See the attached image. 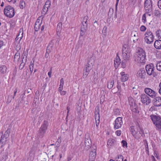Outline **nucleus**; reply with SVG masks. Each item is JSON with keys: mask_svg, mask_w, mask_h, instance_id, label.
<instances>
[{"mask_svg": "<svg viewBox=\"0 0 161 161\" xmlns=\"http://www.w3.org/2000/svg\"><path fill=\"white\" fill-rule=\"evenodd\" d=\"M122 56L124 61L126 62L128 61L130 59V57L131 56L130 52L128 50V48L126 49V47L124 46L122 49Z\"/></svg>", "mask_w": 161, "mask_h": 161, "instance_id": "obj_8", "label": "nucleus"}, {"mask_svg": "<svg viewBox=\"0 0 161 161\" xmlns=\"http://www.w3.org/2000/svg\"><path fill=\"white\" fill-rule=\"evenodd\" d=\"M144 42L148 44H150L153 42L154 36L153 33L150 30H147L144 34Z\"/></svg>", "mask_w": 161, "mask_h": 161, "instance_id": "obj_2", "label": "nucleus"}, {"mask_svg": "<svg viewBox=\"0 0 161 161\" xmlns=\"http://www.w3.org/2000/svg\"><path fill=\"white\" fill-rule=\"evenodd\" d=\"M150 117L157 129H161V117L158 115H152L150 116Z\"/></svg>", "mask_w": 161, "mask_h": 161, "instance_id": "obj_4", "label": "nucleus"}, {"mask_svg": "<svg viewBox=\"0 0 161 161\" xmlns=\"http://www.w3.org/2000/svg\"><path fill=\"white\" fill-rule=\"evenodd\" d=\"M145 52L142 49L137 53V54L135 56V60L138 63H144L145 62Z\"/></svg>", "mask_w": 161, "mask_h": 161, "instance_id": "obj_3", "label": "nucleus"}, {"mask_svg": "<svg viewBox=\"0 0 161 161\" xmlns=\"http://www.w3.org/2000/svg\"><path fill=\"white\" fill-rule=\"evenodd\" d=\"M7 68L5 65H3L0 67V70L1 72L4 74L7 71Z\"/></svg>", "mask_w": 161, "mask_h": 161, "instance_id": "obj_32", "label": "nucleus"}, {"mask_svg": "<svg viewBox=\"0 0 161 161\" xmlns=\"http://www.w3.org/2000/svg\"><path fill=\"white\" fill-rule=\"evenodd\" d=\"M128 1L129 5H131L133 6L136 3V1L134 0H128Z\"/></svg>", "mask_w": 161, "mask_h": 161, "instance_id": "obj_46", "label": "nucleus"}, {"mask_svg": "<svg viewBox=\"0 0 161 161\" xmlns=\"http://www.w3.org/2000/svg\"><path fill=\"white\" fill-rule=\"evenodd\" d=\"M4 45V42L3 41L0 40V49Z\"/></svg>", "mask_w": 161, "mask_h": 161, "instance_id": "obj_62", "label": "nucleus"}, {"mask_svg": "<svg viewBox=\"0 0 161 161\" xmlns=\"http://www.w3.org/2000/svg\"><path fill=\"white\" fill-rule=\"evenodd\" d=\"M143 132V131L141 129V131L135 132L133 136L136 139H138L142 136Z\"/></svg>", "mask_w": 161, "mask_h": 161, "instance_id": "obj_18", "label": "nucleus"}, {"mask_svg": "<svg viewBox=\"0 0 161 161\" xmlns=\"http://www.w3.org/2000/svg\"><path fill=\"white\" fill-rule=\"evenodd\" d=\"M51 2L49 0H47L44 6H46L47 5H48V7H50L51 5Z\"/></svg>", "mask_w": 161, "mask_h": 161, "instance_id": "obj_57", "label": "nucleus"}, {"mask_svg": "<svg viewBox=\"0 0 161 161\" xmlns=\"http://www.w3.org/2000/svg\"><path fill=\"white\" fill-rule=\"evenodd\" d=\"M141 102L146 105H148L151 103V99L149 97L145 94H142L140 95Z\"/></svg>", "mask_w": 161, "mask_h": 161, "instance_id": "obj_9", "label": "nucleus"}, {"mask_svg": "<svg viewBox=\"0 0 161 161\" xmlns=\"http://www.w3.org/2000/svg\"><path fill=\"white\" fill-rule=\"evenodd\" d=\"M156 67L157 70L161 71V61L158 62Z\"/></svg>", "mask_w": 161, "mask_h": 161, "instance_id": "obj_39", "label": "nucleus"}, {"mask_svg": "<svg viewBox=\"0 0 161 161\" xmlns=\"http://www.w3.org/2000/svg\"><path fill=\"white\" fill-rule=\"evenodd\" d=\"M152 1V0H145L144 3V7L145 10L146 11H149L151 12L153 11Z\"/></svg>", "mask_w": 161, "mask_h": 161, "instance_id": "obj_11", "label": "nucleus"}, {"mask_svg": "<svg viewBox=\"0 0 161 161\" xmlns=\"http://www.w3.org/2000/svg\"><path fill=\"white\" fill-rule=\"evenodd\" d=\"M38 22H36L35 24L34 29L36 31H38L40 28L41 24H38Z\"/></svg>", "mask_w": 161, "mask_h": 161, "instance_id": "obj_30", "label": "nucleus"}, {"mask_svg": "<svg viewBox=\"0 0 161 161\" xmlns=\"http://www.w3.org/2000/svg\"><path fill=\"white\" fill-rule=\"evenodd\" d=\"M147 29L146 27L144 25H142L140 28V30L142 32L145 31Z\"/></svg>", "mask_w": 161, "mask_h": 161, "instance_id": "obj_49", "label": "nucleus"}, {"mask_svg": "<svg viewBox=\"0 0 161 161\" xmlns=\"http://www.w3.org/2000/svg\"><path fill=\"white\" fill-rule=\"evenodd\" d=\"M87 26V24H84V23H82V24L80 30L81 31H86Z\"/></svg>", "mask_w": 161, "mask_h": 161, "instance_id": "obj_27", "label": "nucleus"}, {"mask_svg": "<svg viewBox=\"0 0 161 161\" xmlns=\"http://www.w3.org/2000/svg\"><path fill=\"white\" fill-rule=\"evenodd\" d=\"M145 145V148L146 150V153L148 155H149V152L148 150V147L147 142L146 140H144V141Z\"/></svg>", "mask_w": 161, "mask_h": 161, "instance_id": "obj_33", "label": "nucleus"}, {"mask_svg": "<svg viewBox=\"0 0 161 161\" xmlns=\"http://www.w3.org/2000/svg\"><path fill=\"white\" fill-rule=\"evenodd\" d=\"M145 14H147L149 16H150L153 14V11H152L151 12H150L148 11H146V12Z\"/></svg>", "mask_w": 161, "mask_h": 161, "instance_id": "obj_61", "label": "nucleus"}, {"mask_svg": "<svg viewBox=\"0 0 161 161\" xmlns=\"http://www.w3.org/2000/svg\"><path fill=\"white\" fill-rule=\"evenodd\" d=\"M98 73L94 72L93 76L92 82L96 84L98 80Z\"/></svg>", "mask_w": 161, "mask_h": 161, "instance_id": "obj_24", "label": "nucleus"}, {"mask_svg": "<svg viewBox=\"0 0 161 161\" xmlns=\"http://www.w3.org/2000/svg\"><path fill=\"white\" fill-rule=\"evenodd\" d=\"M153 105L156 107L161 106V97H155L153 100Z\"/></svg>", "mask_w": 161, "mask_h": 161, "instance_id": "obj_16", "label": "nucleus"}, {"mask_svg": "<svg viewBox=\"0 0 161 161\" xmlns=\"http://www.w3.org/2000/svg\"><path fill=\"white\" fill-rule=\"evenodd\" d=\"M121 131L120 130H117L115 132V134L118 136L121 135Z\"/></svg>", "mask_w": 161, "mask_h": 161, "instance_id": "obj_60", "label": "nucleus"}, {"mask_svg": "<svg viewBox=\"0 0 161 161\" xmlns=\"http://www.w3.org/2000/svg\"><path fill=\"white\" fill-rule=\"evenodd\" d=\"M10 132V129L8 128L7 130L5 131L4 134L2 136L6 138H7L9 136V134Z\"/></svg>", "mask_w": 161, "mask_h": 161, "instance_id": "obj_26", "label": "nucleus"}, {"mask_svg": "<svg viewBox=\"0 0 161 161\" xmlns=\"http://www.w3.org/2000/svg\"><path fill=\"white\" fill-rule=\"evenodd\" d=\"M154 69V67L152 64L147 65L146 66V69L147 74L149 75L153 74V76L155 77V74H154L153 72Z\"/></svg>", "mask_w": 161, "mask_h": 161, "instance_id": "obj_13", "label": "nucleus"}, {"mask_svg": "<svg viewBox=\"0 0 161 161\" xmlns=\"http://www.w3.org/2000/svg\"><path fill=\"white\" fill-rule=\"evenodd\" d=\"M7 138H4V137H3L2 136L0 141H1V142H3V143H5V144L6 143L7 141Z\"/></svg>", "mask_w": 161, "mask_h": 161, "instance_id": "obj_47", "label": "nucleus"}, {"mask_svg": "<svg viewBox=\"0 0 161 161\" xmlns=\"http://www.w3.org/2000/svg\"><path fill=\"white\" fill-rule=\"evenodd\" d=\"M119 83H118V85L117 86V87L118 89V91L119 92V93H120L121 92V86L120 85H119Z\"/></svg>", "mask_w": 161, "mask_h": 161, "instance_id": "obj_58", "label": "nucleus"}, {"mask_svg": "<svg viewBox=\"0 0 161 161\" xmlns=\"http://www.w3.org/2000/svg\"><path fill=\"white\" fill-rule=\"evenodd\" d=\"M61 136H59L58 138L55 143V145L56 147H59L60 146V143L61 142Z\"/></svg>", "mask_w": 161, "mask_h": 161, "instance_id": "obj_37", "label": "nucleus"}, {"mask_svg": "<svg viewBox=\"0 0 161 161\" xmlns=\"http://www.w3.org/2000/svg\"><path fill=\"white\" fill-rule=\"evenodd\" d=\"M122 119V118L121 117H118L115 120V124L114 125V128L115 129L121 127L123 124Z\"/></svg>", "mask_w": 161, "mask_h": 161, "instance_id": "obj_14", "label": "nucleus"}, {"mask_svg": "<svg viewBox=\"0 0 161 161\" xmlns=\"http://www.w3.org/2000/svg\"><path fill=\"white\" fill-rule=\"evenodd\" d=\"M85 143L84 149L87 151L91 147L92 145V142L88 133H86L85 134Z\"/></svg>", "mask_w": 161, "mask_h": 161, "instance_id": "obj_6", "label": "nucleus"}, {"mask_svg": "<svg viewBox=\"0 0 161 161\" xmlns=\"http://www.w3.org/2000/svg\"><path fill=\"white\" fill-rule=\"evenodd\" d=\"M53 43L52 41H51L49 44L48 46L47 47V49L50 51L51 52L53 47Z\"/></svg>", "mask_w": 161, "mask_h": 161, "instance_id": "obj_36", "label": "nucleus"}, {"mask_svg": "<svg viewBox=\"0 0 161 161\" xmlns=\"http://www.w3.org/2000/svg\"><path fill=\"white\" fill-rule=\"evenodd\" d=\"M62 24L61 23H59L57 26L56 32L57 35L58 36L60 35V33L62 30Z\"/></svg>", "mask_w": 161, "mask_h": 161, "instance_id": "obj_22", "label": "nucleus"}, {"mask_svg": "<svg viewBox=\"0 0 161 161\" xmlns=\"http://www.w3.org/2000/svg\"><path fill=\"white\" fill-rule=\"evenodd\" d=\"M11 28H14L15 25L16 23L15 20L14 19L11 20L9 22Z\"/></svg>", "mask_w": 161, "mask_h": 161, "instance_id": "obj_34", "label": "nucleus"}, {"mask_svg": "<svg viewBox=\"0 0 161 161\" xmlns=\"http://www.w3.org/2000/svg\"><path fill=\"white\" fill-rule=\"evenodd\" d=\"M121 143L122 144V146L123 147H127V142L125 140H123L121 142Z\"/></svg>", "mask_w": 161, "mask_h": 161, "instance_id": "obj_50", "label": "nucleus"}, {"mask_svg": "<svg viewBox=\"0 0 161 161\" xmlns=\"http://www.w3.org/2000/svg\"><path fill=\"white\" fill-rule=\"evenodd\" d=\"M99 114V107L97 106L95 108V114Z\"/></svg>", "mask_w": 161, "mask_h": 161, "instance_id": "obj_44", "label": "nucleus"}, {"mask_svg": "<svg viewBox=\"0 0 161 161\" xmlns=\"http://www.w3.org/2000/svg\"><path fill=\"white\" fill-rule=\"evenodd\" d=\"M89 72L87 70H85L84 69V73L83 75V77L84 79H85L86 78L89 74Z\"/></svg>", "mask_w": 161, "mask_h": 161, "instance_id": "obj_42", "label": "nucleus"}, {"mask_svg": "<svg viewBox=\"0 0 161 161\" xmlns=\"http://www.w3.org/2000/svg\"><path fill=\"white\" fill-rule=\"evenodd\" d=\"M25 6V3L23 0H21L19 2V7L21 9H23Z\"/></svg>", "mask_w": 161, "mask_h": 161, "instance_id": "obj_35", "label": "nucleus"}, {"mask_svg": "<svg viewBox=\"0 0 161 161\" xmlns=\"http://www.w3.org/2000/svg\"><path fill=\"white\" fill-rule=\"evenodd\" d=\"M20 58V53L17 52L15 54L14 56V61H19Z\"/></svg>", "mask_w": 161, "mask_h": 161, "instance_id": "obj_29", "label": "nucleus"}, {"mask_svg": "<svg viewBox=\"0 0 161 161\" xmlns=\"http://www.w3.org/2000/svg\"><path fill=\"white\" fill-rule=\"evenodd\" d=\"M130 131L131 132V134L132 135L134 133L135 130L134 129V126H131L130 127Z\"/></svg>", "mask_w": 161, "mask_h": 161, "instance_id": "obj_54", "label": "nucleus"}, {"mask_svg": "<svg viewBox=\"0 0 161 161\" xmlns=\"http://www.w3.org/2000/svg\"><path fill=\"white\" fill-rule=\"evenodd\" d=\"M29 68L31 73L32 72L33 70V63L32 62V61H31L30 63L29 66Z\"/></svg>", "mask_w": 161, "mask_h": 161, "instance_id": "obj_45", "label": "nucleus"}, {"mask_svg": "<svg viewBox=\"0 0 161 161\" xmlns=\"http://www.w3.org/2000/svg\"><path fill=\"white\" fill-rule=\"evenodd\" d=\"M156 36L158 38H161V30H159L156 32Z\"/></svg>", "mask_w": 161, "mask_h": 161, "instance_id": "obj_40", "label": "nucleus"}, {"mask_svg": "<svg viewBox=\"0 0 161 161\" xmlns=\"http://www.w3.org/2000/svg\"><path fill=\"white\" fill-rule=\"evenodd\" d=\"M124 157L122 155L120 156H117L115 160L116 161H123Z\"/></svg>", "mask_w": 161, "mask_h": 161, "instance_id": "obj_38", "label": "nucleus"}, {"mask_svg": "<svg viewBox=\"0 0 161 161\" xmlns=\"http://www.w3.org/2000/svg\"><path fill=\"white\" fill-rule=\"evenodd\" d=\"M158 5L159 8L161 9V0L158 1Z\"/></svg>", "mask_w": 161, "mask_h": 161, "instance_id": "obj_63", "label": "nucleus"}, {"mask_svg": "<svg viewBox=\"0 0 161 161\" xmlns=\"http://www.w3.org/2000/svg\"><path fill=\"white\" fill-rule=\"evenodd\" d=\"M114 63L115 67L117 68L121 63V59L119 57L118 58H115L114 60Z\"/></svg>", "mask_w": 161, "mask_h": 161, "instance_id": "obj_23", "label": "nucleus"}, {"mask_svg": "<svg viewBox=\"0 0 161 161\" xmlns=\"http://www.w3.org/2000/svg\"><path fill=\"white\" fill-rule=\"evenodd\" d=\"M92 147L94 148V151H92L90 152L89 156L90 159H91L92 161L95 159L96 156L95 149H96V147L95 145H93Z\"/></svg>", "mask_w": 161, "mask_h": 161, "instance_id": "obj_17", "label": "nucleus"}, {"mask_svg": "<svg viewBox=\"0 0 161 161\" xmlns=\"http://www.w3.org/2000/svg\"><path fill=\"white\" fill-rule=\"evenodd\" d=\"M113 13H114L113 9L110 8L109 9V12H108V15H110V16H112Z\"/></svg>", "mask_w": 161, "mask_h": 161, "instance_id": "obj_51", "label": "nucleus"}, {"mask_svg": "<svg viewBox=\"0 0 161 161\" xmlns=\"http://www.w3.org/2000/svg\"><path fill=\"white\" fill-rule=\"evenodd\" d=\"M52 68H51L50 69V71L48 73V75L50 78L51 76V75L52 73Z\"/></svg>", "mask_w": 161, "mask_h": 161, "instance_id": "obj_64", "label": "nucleus"}, {"mask_svg": "<svg viewBox=\"0 0 161 161\" xmlns=\"http://www.w3.org/2000/svg\"><path fill=\"white\" fill-rule=\"evenodd\" d=\"M95 120H100V114H95Z\"/></svg>", "mask_w": 161, "mask_h": 161, "instance_id": "obj_59", "label": "nucleus"}, {"mask_svg": "<svg viewBox=\"0 0 161 161\" xmlns=\"http://www.w3.org/2000/svg\"><path fill=\"white\" fill-rule=\"evenodd\" d=\"M93 25L95 28L97 27L98 26V24L97 23V22L96 20H95L93 23Z\"/></svg>", "mask_w": 161, "mask_h": 161, "instance_id": "obj_56", "label": "nucleus"}, {"mask_svg": "<svg viewBox=\"0 0 161 161\" xmlns=\"http://www.w3.org/2000/svg\"><path fill=\"white\" fill-rule=\"evenodd\" d=\"M125 61H124V60L122 61L121 62V67L123 68H125L126 67V63Z\"/></svg>", "mask_w": 161, "mask_h": 161, "instance_id": "obj_53", "label": "nucleus"}, {"mask_svg": "<svg viewBox=\"0 0 161 161\" xmlns=\"http://www.w3.org/2000/svg\"><path fill=\"white\" fill-rule=\"evenodd\" d=\"M155 107H156V106H155L154 105L153 106H152L150 108V109H149V111L150 112H153V111H155L156 109Z\"/></svg>", "mask_w": 161, "mask_h": 161, "instance_id": "obj_55", "label": "nucleus"}, {"mask_svg": "<svg viewBox=\"0 0 161 161\" xmlns=\"http://www.w3.org/2000/svg\"><path fill=\"white\" fill-rule=\"evenodd\" d=\"M88 19V17L87 16H85L83 19L82 22L84 23V24H87V19Z\"/></svg>", "mask_w": 161, "mask_h": 161, "instance_id": "obj_52", "label": "nucleus"}, {"mask_svg": "<svg viewBox=\"0 0 161 161\" xmlns=\"http://www.w3.org/2000/svg\"><path fill=\"white\" fill-rule=\"evenodd\" d=\"M26 53H25L24 56H25V60L24 59V57L23 58L22 60V62L20 64L19 67V68L20 69H23L24 67L25 63L27 61V53L26 54Z\"/></svg>", "mask_w": 161, "mask_h": 161, "instance_id": "obj_19", "label": "nucleus"}, {"mask_svg": "<svg viewBox=\"0 0 161 161\" xmlns=\"http://www.w3.org/2000/svg\"><path fill=\"white\" fill-rule=\"evenodd\" d=\"M114 84V80H110L108 83V88L109 89H111L113 86Z\"/></svg>", "mask_w": 161, "mask_h": 161, "instance_id": "obj_25", "label": "nucleus"}, {"mask_svg": "<svg viewBox=\"0 0 161 161\" xmlns=\"http://www.w3.org/2000/svg\"><path fill=\"white\" fill-rule=\"evenodd\" d=\"M128 101L129 104L131 108V110L132 112L138 114L139 111L138 109L137 105L134 102L133 98L132 97H129L128 98Z\"/></svg>", "mask_w": 161, "mask_h": 161, "instance_id": "obj_7", "label": "nucleus"}, {"mask_svg": "<svg viewBox=\"0 0 161 161\" xmlns=\"http://www.w3.org/2000/svg\"><path fill=\"white\" fill-rule=\"evenodd\" d=\"M146 73L144 69L142 68L139 69L137 73V76L138 78L144 79L145 78Z\"/></svg>", "mask_w": 161, "mask_h": 161, "instance_id": "obj_15", "label": "nucleus"}, {"mask_svg": "<svg viewBox=\"0 0 161 161\" xmlns=\"http://www.w3.org/2000/svg\"><path fill=\"white\" fill-rule=\"evenodd\" d=\"M48 8L46 6L44 5L42 11V13L45 14L47 11Z\"/></svg>", "mask_w": 161, "mask_h": 161, "instance_id": "obj_41", "label": "nucleus"}, {"mask_svg": "<svg viewBox=\"0 0 161 161\" xmlns=\"http://www.w3.org/2000/svg\"><path fill=\"white\" fill-rule=\"evenodd\" d=\"M114 140L112 139H109L107 141V146L108 147L114 145Z\"/></svg>", "mask_w": 161, "mask_h": 161, "instance_id": "obj_28", "label": "nucleus"}, {"mask_svg": "<svg viewBox=\"0 0 161 161\" xmlns=\"http://www.w3.org/2000/svg\"><path fill=\"white\" fill-rule=\"evenodd\" d=\"M142 21L144 24H145L147 22L146 14H144L142 15Z\"/></svg>", "mask_w": 161, "mask_h": 161, "instance_id": "obj_43", "label": "nucleus"}, {"mask_svg": "<svg viewBox=\"0 0 161 161\" xmlns=\"http://www.w3.org/2000/svg\"><path fill=\"white\" fill-rule=\"evenodd\" d=\"M121 75V79L122 81L125 82L127 81L129 78V75L126 74L125 72H121L120 73Z\"/></svg>", "mask_w": 161, "mask_h": 161, "instance_id": "obj_20", "label": "nucleus"}, {"mask_svg": "<svg viewBox=\"0 0 161 161\" xmlns=\"http://www.w3.org/2000/svg\"><path fill=\"white\" fill-rule=\"evenodd\" d=\"M155 47L158 49H161V40H156L154 44Z\"/></svg>", "mask_w": 161, "mask_h": 161, "instance_id": "obj_21", "label": "nucleus"}, {"mask_svg": "<svg viewBox=\"0 0 161 161\" xmlns=\"http://www.w3.org/2000/svg\"><path fill=\"white\" fill-rule=\"evenodd\" d=\"M48 125L49 123L47 121L44 120L43 122L41 127L38 131L37 138L38 139L42 138L44 137L47 129Z\"/></svg>", "mask_w": 161, "mask_h": 161, "instance_id": "obj_1", "label": "nucleus"}, {"mask_svg": "<svg viewBox=\"0 0 161 161\" xmlns=\"http://www.w3.org/2000/svg\"><path fill=\"white\" fill-rule=\"evenodd\" d=\"M102 32H103V34L105 35H106V34H107V27L106 26H105L103 27V29Z\"/></svg>", "mask_w": 161, "mask_h": 161, "instance_id": "obj_48", "label": "nucleus"}, {"mask_svg": "<svg viewBox=\"0 0 161 161\" xmlns=\"http://www.w3.org/2000/svg\"><path fill=\"white\" fill-rule=\"evenodd\" d=\"M94 64V60L93 59V58L92 57L90 58L88 60L87 64L85 66L84 70H87V71L89 72L92 69Z\"/></svg>", "mask_w": 161, "mask_h": 161, "instance_id": "obj_10", "label": "nucleus"}, {"mask_svg": "<svg viewBox=\"0 0 161 161\" xmlns=\"http://www.w3.org/2000/svg\"><path fill=\"white\" fill-rule=\"evenodd\" d=\"M144 91L145 94L153 98L155 97L157 95V93L155 91L149 88H145Z\"/></svg>", "mask_w": 161, "mask_h": 161, "instance_id": "obj_12", "label": "nucleus"}, {"mask_svg": "<svg viewBox=\"0 0 161 161\" xmlns=\"http://www.w3.org/2000/svg\"><path fill=\"white\" fill-rule=\"evenodd\" d=\"M153 14L155 16L159 17L161 15V12L159 10H154Z\"/></svg>", "mask_w": 161, "mask_h": 161, "instance_id": "obj_31", "label": "nucleus"}, {"mask_svg": "<svg viewBox=\"0 0 161 161\" xmlns=\"http://www.w3.org/2000/svg\"><path fill=\"white\" fill-rule=\"evenodd\" d=\"M4 14L7 17L11 18L14 17L15 14L14 9L10 5L5 7L4 10Z\"/></svg>", "mask_w": 161, "mask_h": 161, "instance_id": "obj_5", "label": "nucleus"}]
</instances>
